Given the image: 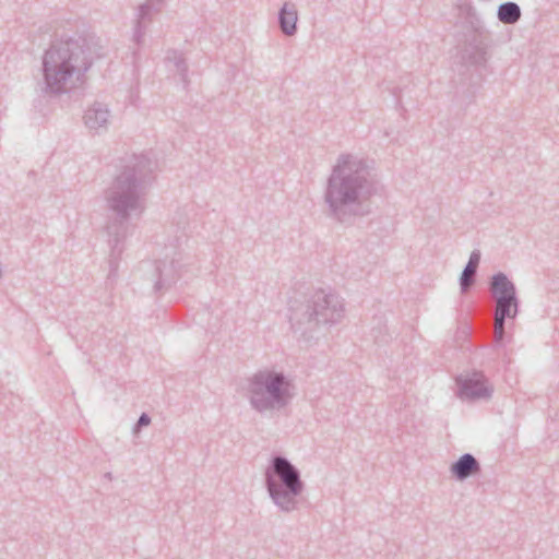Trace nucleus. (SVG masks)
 Returning <instances> with one entry per match:
<instances>
[{"label":"nucleus","mask_w":559,"mask_h":559,"mask_svg":"<svg viewBox=\"0 0 559 559\" xmlns=\"http://www.w3.org/2000/svg\"><path fill=\"white\" fill-rule=\"evenodd\" d=\"M156 162L147 154H132L120 158L116 173L103 191L108 211L106 234L110 246V275H115L123 252L132 218L145 210V200L155 177Z\"/></svg>","instance_id":"f257e3e1"},{"label":"nucleus","mask_w":559,"mask_h":559,"mask_svg":"<svg viewBox=\"0 0 559 559\" xmlns=\"http://www.w3.org/2000/svg\"><path fill=\"white\" fill-rule=\"evenodd\" d=\"M377 193V181L364 158L341 154L332 167L323 192L325 215L344 226L371 214L370 199Z\"/></svg>","instance_id":"f03ea898"},{"label":"nucleus","mask_w":559,"mask_h":559,"mask_svg":"<svg viewBox=\"0 0 559 559\" xmlns=\"http://www.w3.org/2000/svg\"><path fill=\"white\" fill-rule=\"evenodd\" d=\"M100 49L93 37L83 35L52 43L43 56V81L37 84L34 107L41 112L51 98L68 93L102 57Z\"/></svg>","instance_id":"7ed1b4c3"},{"label":"nucleus","mask_w":559,"mask_h":559,"mask_svg":"<svg viewBox=\"0 0 559 559\" xmlns=\"http://www.w3.org/2000/svg\"><path fill=\"white\" fill-rule=\"evenodd\" d=\"M288 310L292 330L304 338L312 337L311 333L321 326L338 323L345 311L341 298L324 289L314 292L302 301L290 299Z\"/></svg>","instance_id":"20e7f679"},{"label":"nucleus","mask_w":559,"mask_h":559,"mask_svg":"<svg viewBox=\"0 0 559 559\" xmlns=\"http://www.w3.org/2000/svg\"><path fill=\"white\" fill-rule=\"evenodd\" d=\"M457 20L455 27L464 47L460 51L461 83H465V75L473 68L469 75L471 84L477 85L480 81L478 70L485 68L488 60L487 44L485 43V26L476 9L467 2L457 5Z\"/></svg>","instance_id":"39448f33"},{"label":"nucleus","mask_w":559,"mask_h":559,"mask_svg":"<svg viewBox=\"0 0 559 559\" xmlns=\"http://www.w3.org/2000/svg\"><path fill=\"white\" fill-rule=\"evenodd\" d=\"M245 391L251 408L261 415L285 409L294 397V384L289 377L270 368L247 377Z\"/></svg>","instance_id":"423d86ee"},{"label":"nucleus","mask_w":559,"mask_h":559,"mask_svg":"<svg viewBox=\"0 0 559 559\" xmlns=\"http://www.w3.org/2000/svg\"><path fill=\"white\" fill-rule=\"evenodd\" d=\"M264 485L281 511L288 513L298 509L305 483L300 471L286 456L272 455L264 472Z\"/></svg>","instance_id":"0eeeda50"},{"label":"nucleus","mask_w":559,"mask_h":559,"mask_svg":"<svg viewBox=\"0 0 559 559\" xmlns=\"http://www.w3.org/2000/svg\"><path fill=\"white\" fill-rule=\"evenodd\" d=\"M186 240V235L177 236L174 243L166 246L164 258L155 261L151 278L155 294L170 289L180 280L182 270L190 264L189 257L181 250Z\"/></svg>","instance_id":"6e6552de"},{"label":"nucleus","mask_w":559,"mask_h":559,"mask_svg":"<svg viewBox=\"0 0 559 559\" xmlns=\"http://www.w3.org/2000/svg\"><path fill=\"white\" fill-rule=\"evenodd\" d=\"M455 382L459 389L457 394L462 400L489 399L493 392L485 374L478 370L457 376Z\"/></svg>","instance_id":"1a4fd4ad"},{"label":"nucleus","mask_w":559,"mask_h":559,"mask_svg":"<svg viewBox=\"0 0 559 559\" xmlns=\"http://www.w3.org/2000/svg\"><path fill=\"white\" fill-rule=\"evenodd\" d=\"M110 110L100 102H94L84 112L85 127L95 134H102L108 130L110 123Z\"/></svg>","instance_id":"9d476101"},{"label":"nucleus","mask_w":559,"mask_h":559,"mask_svg":"<svg viewBox=\"0 0 559 559\" xmlns=\"http://www.w3.org/2000/svg\"><path fill=\"white\" fill-rule=\"evenodd\" d=\"M163 2L164 0H147L140 4L132 35V41L136 46L140 47L143 44L147 24L152 21L153 13L160 10Z\"/></svg>","instance_id":"9b49d317"},{"label":"nucleus","mask_w":559,"mask_h":559,"mask_svg":"<svg viewBox=\"0 0 559 559\" xmlns=\"http://www.w3.org/2000/svg\"><path fill=\"white\" fill-rule=\"evenodd\" d=\"M480 469V463L471 453L462 454L450 466V473L452 477L459 481H463L474 475L479 474Z\"/></svg>","instance_id":"f8f14e48"},{"label":"nucleus","mask_w":559,"mask_h":559,"mask_svg":"<svg viewBox=\"0 0 559 559\" xmlns=\"http://www.w3.org/2000/svg\"><path fill=\"white\" fill-rule=\"evenodd\" d=\"M277 22L281 32L286 36L297 33L298 11L296 3L285 1L277 13Z\"/></svg>","instance_id":"ddd939ff"},{"label":"nucleus","mask_w":559,"mask_h":559,"mask_svg":"<svg viewBox=\"0 0 559 559\" xmlns=\"http://www.w3.org/2000/svg\"><path fill=\"white\" fill-rule=\"evenodd\" d=\"M489 290L495 299L518 296L515 284L503 272L491 275Z\"/></svg>","instance_id":"4468645a"},{"label":"nucleus","mask_w":559,"mask_h":559,"mask_svg":"<svg viewBox=\"0 0 559 559\" xmlns=\"http://www.w3.org/2000/svg\"><path fill=\"white\" fill-rule=\"evenodd\" d=\"M480 262V252L479 250L472 251L468 262L464 266L461 275H460V287L462 293H466L475 283L474 275L477 272L478 265Z\"/></svg>","instance_id":"2eb2a0df"},{"label":"nucleus","mask_w":559,"mask_h":559,"mask_svg":"<svg viewBox=\"0 0 559 559\" xmlns=\"http://www.w3.org/2000/svg\"><path fill=\"white\" fill-rule=\"evenodd\" d=\"M522 16L520 5L513 1H506L498 5L497 19L499 22L506 25L516 24Z\"/></svg>","instance_id":"dca6fc26"},{"label":"nucleus","mask_w":559,"mask_h":559,"mask_svg":"<svg viewBox=\"0 0 559 559\" xmlns=\"http://www.w3.org/2000/svg\"><path fill=\"white\" fill-rule=\"evenodd\" d=\"M165 61L169 64H173L181 78V81L187 84L188 83V64L183 53L176 49H170L167 51Z\"/></svg>","instance_id":"f3484780"},{"label":"nucleus","mask_w":559,"mask_h":559,"mask_svg":"<svg viewBox=\"0 0 559 559\" xmlns=\"http://www.w3.org/2000/svg\"><path fill=\"white\" fill-rule=\"evenodd\" d=\"M496 300V312L509 316V319H514L519 313L520 299L518 296H509L498 298Z\"/></svg>","instance_id":"a211bd4d"},{"label":"nucleus","mask_w":559,"mask_h":559,"mask_svg":"<svg viewBox=\"0 0 559 559\" xmlns=\"http://www.w3.org/2000/svg\"><path fill=\"white\" fill-rule=\"evenodd\" d=\"M151 424V417L148 414L146 413H142L138 419V421L135 423L134 427H133V432L134 433H138V431L142 428V427H146Z\"/></svg>","instance_id":"6ab92c4d"},{"label":"nucleus","mask_w":559,"mask_h":559,"mask_svg":"<svg viewBox=\"0 0 559 559\" xmlns=\"http://www.w3.org/2000/svg\"><path fill=\"white\" fill-rule=\"evenodd\" d=\"M507 319L509 316L495 311V330H504Z\"/></svg>","instance_id":"aec40b11"},{"label":"nucleus","mask_w":559,"mask_h":559,"mask_svg":"<svg viewBox=\"0 0 559 559\" xmlns=\"http://www.w3.org/2000/svg\"><path fill=\"white\" fill-rule=\"evenodd\" d=\"M496 336H495V346H500L504 338V330H495Z\"/></svg>","instance_id":"412c9836"},{"label":"nucleus","mask_w":559,"mask_h":559,"mask_svg":"<svg viewBox=\"0 0 559 559\" xmlns=\"http://www.w3.org/2000/svg\"><path fill=\"white\" fill-rule=\"evenodd\" d=\"M104 476H105V478H107V479H109V480H111V479H112V475H111V473H110V472L106 473Z\"/></svg>","instance_id":"4be33fe9"}]
</instances>
